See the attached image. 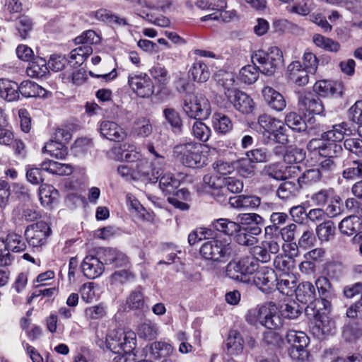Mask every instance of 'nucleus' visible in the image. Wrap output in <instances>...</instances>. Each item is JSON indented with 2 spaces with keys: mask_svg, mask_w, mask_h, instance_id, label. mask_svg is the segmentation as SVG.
Here are the masks:
<instances>
[{
  "mask_svg": "<svg viewBox=\"0 0 362 362\" xmlns=\"http://www.w3.org/2000/svg\"><path fill=\"white\" fill-rule=\"evenodd\" d=\"M352 134V129L346 122H341L333 126L331 130L324 132L322 138L327 141L322 146L320 155L325 158L338 156L342 151L341 146L337 142L341 141L345 136Z\"/></svg>",
  "mask_w": 362,
  "mask_h": 362,
  "instance_id": "1",
  "label": "nucleus"
},
{
  "mask_svg": "<svg viewBox=\"0 0 362 362\" xmlns=\"http://www.w3.org/2000/svg\"><path fill=\"white\" fill-rule=\"evenodd\" d=\"M199 252L201 256L214 262L225 263L235 253V246L226 239H211L202 244Z\"/></svg>",
  "mask_w": 362,
  "mask_h": 362,
  "instance_id": "2",
  "label": "nucleus"
},
{
  "mask_svg": "<svg viewBox=\"0 0 362 362\" xmlns=\"http://www.w3.org/2000/svg\"><path fill=\"white\" fill-rule=\"evenodd\" d=\"M202 152V144L192 139L185 140L173 148L174 156L189 168H199L205 163Z\"/></svg>",
  "mask_w": 362,
  "mask_h": 362,
  "instance_id": "3",
  "label": "nucleus"
},
{
  "mask_svg": "<svg viewBox=\"0 0 362 362\" xmlns=\"http://www.w3.org/2000/svg\"><path fill=\"white\" fill-rule=\"evenodd\" d=\"M247 321L254 325L259 323L268 329H276L282 325L279 308L273 302L267 303L250 310L247 315Z\"/></svg>",
  "mask_w": 362,
  "mask_h": 362,
  "instance_id": "4",
  "label": "nucleus"
},
{
  "mask_svg": "<svg viewBox=\"0 0 362 362\" xmlns=\"http://www.w3.org/2000/svg\"><path fill=\"white\" fill-rule=\"evenodd\" d=\"M252 62L258 64L261 73L272 76L284 65L282 52L276 47H272L265 52L257 50L252 55Z\"/></svg>",
  "mask_w": 362,
  "mask_h": 362,
  "instance_id": "5",
  "label": "nucleus"
},
{
  "mask_svg": "<svg viewBox=\"0 0 362 362\" xmlns=\"http://www.w3.org/2000/svg\"><path fill=\"white\" fill-rule=\"evenodd\" d=\"M182 109L188 117L194 119H206L211 113L209 100L198 93H188L185 95Z\"/></svg>",
  "mask_w": 362,
  "mask_h": 362,
  "instance_id": "6",
  "label": "nucleus"
},
{
  "mask_svg": "<svg viewBox=\"0 0 362 362\" xmlns=\"http://www.w3.org/2000/svg\"><path fill=\"white\" fill-rule=\"evenodd\" d=\"M96 343L100 348H107L114 353L126 349L133 351L136 345V334L133 332L112 329L107 333L105 341L100 339Z\"/></svg>",
  "mask_w": 362,
  "mask_h": 362,
  "instance_id": "7",
  "label": "nucleus"
},
{
  "mask_svg": "<svg viewBox=\"0 0 362 362\" xmlns=\"http://www.w3.org/2000/svg\"><path fill=\"white\" fill-rule=\"evenodd\" d=\"M258 268V264L253 257H247L239 260H231L225 267L226 276L235 281L250 284V275Z\"/></svg>",
  "mask_w": 362,
  "mask_h": 362,
  "instance_id": "8",
  "label": "nucleus"
},
{
  "mask_svg": "<svg viewBox=\"0 0 362 362\" xmlns=\"http://www.w3.org/2000/svg\"><path fill=\"white\" fill-rule=\"evenodd\" d=\"M51 228L45 221H38L28 226L24 233L28 243L33 247H42L47 243Z\"/></svg>",
  "mask_w": 362,
  "mask_h": 362,
  "instance_id": "9",
  "label": "nucleus"
},
{
  "mask_svg": "<svg viewBox=\"0 0 362 362\" xmlns=\"http://www.w3.org/2000/svg\"><path fill=\"white\" fill-rule=\"evenodd\" d=\"M128 84L132 90L141 98H148L154 93V85L151 78L144 73L132 74L128 77Z\"/></svg>",
  "mask_w": 362,
  "mask_h": 362,
  "instance_id": "10",
  "label": "nucleus"
},
{
  "mask_svg": "<svg viewBox=\"0 0 362 362\" xmlns=\"http://www.w3.org/2000/svg\"><path fill=\"white\" fill-rule=\"evenodd\" d=\"M329 308L318 307L313 310L314 326L313 331L317 337L329 334L335 329V324L328 316Z\"/></svg>",
  "mask_w": 362,
  "mask_h": 362,
  "instance_id": "11",
  "label": "nucleus"
},
{
  "mask_svg": "<svg viewBox=\"0 0 362 362\" xmlns=\"http://www.w3.org/2000/svg\"><path fill=\"white\" fill-rule=\"evenodd\" d=\"M315 288L319 297L315 300V307L330 308L331 300L335 296L334 290L329 280L325 276H320L315 281Z\"/></svg>",
  "mask_w": 362,
  "mask_h": 362,
  "instance_id": "12",
  "label": "nucleus"
},
{
  "mask_svg": "<svg viewBox=\"0 0 362 362\" xmlns=\"http://www.w3.org/2000/svg\"><path fill=\"white\" fill-rule=\"evenodd\" d=\"M251 284H254L261 291L269 292L275 286L277 277L274 270L263 267L259 269H257L255 274L251 277Z\"/></svg>",
  "mask_w": 362,
  "mask_h": 362,
  "instance_id": "13",
  "label": "nucleus"
},
{
  "mask_svg": "<svg viewBox=\"0 0 362 362\" xmlns=\"http://www.w3.org/2000/svg\"><path fill=\"white\" fill-rule=\"evenodd\" d=\"M226 95L238 111L243 114H249L252 112L254 109L253 100L245 93L236 89L226 93Z\"/></svg>",
  "mask_w": 362,
  "mask_h": 362,
  "instance_id": "14",
  "label": "nucleus"
},
{
  "mask_svg": "<svg viewBox=\"0 0 362 362\" xmlns=\"http://www.w3.org/2000/svg\"><path fill=\"white\" fill-rule=\"evenodd\" d=\"M362 220L357 216H349L341 221L339 230L342 235L351 236L354 235L355 241L362 240Z\"/></svg>",
  "mask_w": 362,
  "mask_h": 362,
  "instance_id": "15",
  "label": "nucleus"
},
{
  "mask_svg": "<svg viewBox=\"0 0 362 362\" xmlns=\"http://www.w3.org/2000/svg\"><path fill=\"white\" fill-rule=\"evenodd\" d=\"M163 167L151 162V165L146 160H140L134 170L137 179H146L151 182H157L163 173Z\"/></svg>",
  "mask_w": 362,
  "mask_h": 362,
  "instance_id": "16",
  "label": "nucleus"
},
{
  "mask_svg": "<svg viewBox=\"0 0 362 362\" xmlns=\"http://www.w3.org/2000/svg\"><path fill=\"white\" fill-rule=\"evenodd\" d=\"M262 228L257 226H242L235 232V241L241 245L252 246L257 243V236L261 234Z\"/></svg>",
  "mask_w": 362,
  "mask_h": 362,
  "instance_id": "17",
  "label": "nucleus"
},
{
  "mask_svg": "<svg viewBox=\"0 0 362 362\" xmlns=\"http://www.w3.org/2000/svg\"><path fill=\"white\" fill-rule=\"evenodd\" d=\"M100 257L87 255L83 260L81 268L84 276L88 279H95L100 276L104 272L105 262H102V251Z\"/></svg>",
  "mask_w": 362,
  "mask_h": 362,
  "instance_id": "18",
  "label": "nucleus"
},
{
  "mask_svg": "<svg viewBox=\"0 0 362 362\" xmlns=\"http://www.w3.org/2000/svg\"><path fill=\"white\" fill-rule=\"evenodd\" d=\"M297 300L303 303L308 304V308L315 310V300H317L315 286L309 281H303L298 284L295 290Z\"/></svg>",
  "mask_w": 362,
  "mask_h": 362,
  "instance_id": "19",
  "label": "nucleus"
},
{
  "mask_svg": "<svg viewBox=\"0 0 362 362\" xmlns=\"http://www.w3.org/2000/svg\"><path fill=\"white\" fill-rule=\"evenodd\" d=\"M99 131L103 137L113 141H123L127 136L125 131L112 121H103L100 124Z\"/></svg>",
  "mask_w": 362,
  "mask_h": 362,
  "instance_id": "20",
  "label": "nucleus"
},
{
  "mask_svg": "<svg viewBox=\"0 0 362 362\" xmlns=\"http://www.w3.org/2000/svg\"><path fill=\"white\" fill-rule=\"evenodd\" d=\"M262 93L265 103L271 109L276 112H281L285 109L286 102L284 97L274 88L266 86L262 89Z\"/></svg>",
  "mask_w": 362,
  "mask_h": 362,
  "instance_id": "21",
  "label": "nucleus"
},
{
  "mask_svg": "<svg viewBox=\"0 0 362 362\" xmlns=\"http://www.w3.org/2000/svg\"><path fill=\"white\" fill-rule=\"evenodd\" d=\"M308 71L303 68L299 61L292 62L287 67L289 81L298 86H304L309 81Z\"/></svg>",
  "mask_w": 362,
  "mask_h": 362,
  "instance_id": "22",
  "label": "nucleus"
},
{
  "mask_svg": "<svg viewBox=\"0 0 362 362\" xmlns=\"http://www.w3.org/2000/svg\"><path fill=\"white\" fill-rule=\"evenodd\" d=\"M102 258L105 264L115 267H127L129 264V257L124 252L115 248H103Z\"/></svg>",
  "mask_w": 362,
  "mask_h": 362,
  "instance_id": "23",
  "label": "nucleus"
},
{
  "mask_svg": "<svg viewBox=\"0 0 362 362\" xmlns=\"http://www.w3.org/2000/svg\"><path fill=\"white\" fill-rule=\"evenodd\" d=\"M203 185L206 192L215 197L217 201L225 200L224 198L222 199L225 192V187H223V179L216 175L207 174L204 176Z\"/></svg>",
  "mask_w": 362,
  "mask_h": 362,
  "instance_id": "24",
  "label": "nucleus"
},
{
  "mask_svg": "<svg viewBox=\"0 0 362 362\" xmlns=\"http://www.w3.org/2000/svg\"><path fill=\"white\" fill-rule=\"evenodd\" d=\"M244 338L241 333L235 329L229 332L226 339V354L229 356H239L244 349Z\"/></svg>",
  "mask_w": 362,
  "mask_h": 362,
  "instance_id": "25",
  "label": "nucleus"
},
{
  "mask_svg": "<svg viewBox=\"0 0 362 362\" xmlns=\"http://www.w3.org/2000/svg\"><path fill=\"white\" fill-rule=\"evenodd\" d=\"M146 354L150 358L158 359L162 357H169L175 351L174 347L164 341H154L146 346Z\"/></svg>",
  "mask_w": 362,
  "mask_h": 362,
  "instance_id": "26",
  "label": "nucleus"
},
{
  "mask_svg": "<svg viewBox=\"0 0 362 362\" xmlns=\"http://www.w3.org/2000/svg\"><path fill=\"white\" fill-rule=\"evenodd\" d=\"M299 105L302 109L310 114L323 115L325 110L320 99L311 93L302 95L299 99Z\"/></svg>",
  "mask_w": 362,
  "mask_h": 362,
  "instance_id": "27",
  "label": "nucleus"
},
{
  "mask_svg": "<svg viewBox=\"0 0 362 362\" xmlns=\"http://www.w3.org/2000/svg\"><path fill=\"white\" fill-rule=\"evenodd\" d=\"M279 120L269 115L263 114L259 116L257 119V131L262 134V140L264 144L269 143V135L271 132H274V127L279 124Z\"/></svg>",
  "mask_w": 362,
  "mask_h": 362,
  "instance_id": "28",
  "label": "nucleus"
},
{
  "mask_svg": "<svg viewBox=\"0 0 362 362\" xmlns=\"http://www.w3.org/2000/svg\"><path fill=\"white\" fill-rule=\"evenodd\" d=\"M313 90L315 93L324 97L340 95L341 94V84L332 81H319L315 83Z\"/></svg>",
  "mask_w": 362,
  "mask_h": 362,
  "instance_id": "29",
  "label": "nucleus"
},
{
  "mask_svg": "<svg viewBox=\"0 0 362 362\" xmlns=\"http://www.w3.org/2000/svg\"><path fill=\"white\" fill-rule=\"evenodd\" d=\"M20 90L17 83L8 79H0V95L8 102L17 100L19 98Z\"/></svg>",
  "mask_w": 362,
  "mask_h": 362,
  "instance_id": "30",
  "label": "nucleus"
},
{
  "mask_svg": "<svg viewBox=\"0 0 362 362\" xmlns=\"http://www.w3.org/2000/svg\"><path fill=\"white\" fill-rule=\"evenodd\" d=\"M189 75L194 81L203 83L210 77L208 66L202 60L195 61L189 71Z\"/></svg>",
  "mask_w": 362,
  "mask_h": 362,
  "instance_id": "31",
  "label": "nucleus"
},
{
  "mask_svg": "<svg viewBox=\"0 0 362 362\" xmlns=\"http://www.w3.org/2000/svg\"><path fill=\"white\" fill-rule=\"evenodd\" d=\"M212 125L216 132L226 134L230 132L233 124L229 117L221 112H216L212 116Z\"/></svg>",
  "mask_w": 362,
  "mask_h": 362,
  "instance_id": "32",
  "label": "nucleus"
},
{
  "mask_svg": "<svg viewBox=\"0 0 362 362\" xmlns=\"http://www.w3.org/2000/svg\"><path fill=\"white\" fill-rule=\"evenodd\" d=\"M159 187L166 194H172L180 186V180L174 174L163 170L162 175L159 177Z\"/></svg>",
  "mask_w": 362,
  "mask_h": 362,
  "instance_id": "33",
  "label": "nucleus"
},
{
  "mask_svg": "<svg viewBox=\"0 0 362 362\" xmlns=\"http://www.w3.org/2000/svg\"><path fill=\"white\" fill-rule=\"evenodd\" d=\"M42 168L51 174L58 175H69L73 172V168L71 165L51 160L44 161L42 163Z\"/></svg>",
  "mask_w": 362,
  "mask_h": 362,
  "instance_id": "34",
  "label": "nucleus"
},
{
  "mask_svg": "<svg viewBox=\"0 0 362 362\" xmlns=\"http://www.w3.org/2000/svg\"><path fill=\"white\" fill-rule=\"evenodd\" d=\"M20 93L25 97H44L46 94L45 88L39 86L37 83L25 81L19 85Z\"/></svg>",
  "mask_w": 362,
  "mask_h": 362,
  "instance_id": "35",
  "label": "nucleus"
},
{
  "mask_svg": "<svg viewBox=\"0 0 362 362\" xmlns=\"http://www.w3.org/2000/svg\"><path fill=\"white\" fill-rule=\"evenodd\" d=\"M115 151L119 155L117 156L118 160L127 162L136 161L141 156L140 153L136 151V147L129 144H124L119 148H115Z\"/></svg>",
  "mask_w": 362,
  "mask_h": 362,
  "instance_id": "36",
  "label": "nucleus"
},
{
  "mask_svg": "<svg viewBox=\"0 0 362 362\" xmlns=\"http://www.w3.org/2000/svg\"><path fill=\"white\" fill-rule=\"evenodd\" d=\"M58 191L52 185L42 184L39 188V197L41 204L49 206L58 198Z\"/></svg>",
  "mask_w": 362,
  "mask_h": 362,
  "instance_id": "37",
  "label": "nucleus"
},
{
  "mask_svg": "<svg viewBox=\"0 0 362 362\" xmlns=\"http://www.w3.org/2000/svg\"><path fill=\"white\" fill-rule=\"evenodd\" d=\"M335 230L334 223L332 221H327L317 226L316 234L321 242H328L334 238Z\"/></svg>",
  "mask_w": 362,
  "mask_h": 362,
  "instance_id": "38",
  "label": "nucleus"
},
{
  "mask_svg": "<svg viewBox=\"0 0 362 362\" xmlns=\"http://www.w3.org/2000/svg\"><path fill=\"white\" fill-rule=\"evenodd\" d=\"M165 121L170 125L173 131L180 133L182 129V120L180 113L174 108H165L163 111Z\"/></svg>",
  "mask_w": 362,
  "mask_h": 362,
  "instance_id": "39",
  "label": "nucleus"
},
{
  "mask_svg": "<svg viewBox=\"0 0 362 362\" xmlns=\"http://www.w3.org/2000/svg\"><path fill=\"white\" fill-rule=\"evenodd\" d=\"M4 242L5 246L13 252H20L26 248V244L21 235L16 233H9L5 239H1Z\"/></svg>",
  "mask_w": 362,
  "mask_h": 362,
  "instance_id": "40",
  "label": "nucleus"
},
{
  "mask_svg": "<svg viewBox=\"0 0 362 362\" xmlns=\"http://www.w3.org/2000/svg\"><path fill=\"white\" fill-rule=\"evenodd\" d=\"M193 136L201 142H206L211 134V129L202 119L195 121L191 128Z\"/></svg>",
  "mask_w": 362,
  "mask_h": 362,
  "instance_id": "41",
  "label": "nucleus"
},
{
  "mask_svg": "<svg viewBox=\"0 0 362 362\" xmlns=\"http://www.w3.org/2000/svg\"><path fill=\"white\" fill-rule=\"evenodd\" d=\"M277 283H275L276 288L283 294L289 296L296 290V281L293 277L288 273H284L277 279Z\"/></svg>",
  "mask_w": 362,
  "mask_h": 362,
  "instance_id": "42",
  "label": "nucleus"
},
{
  "mask_svg": "<svg viewBox=\"0 0 362 362\" xmlns=\"http://www.w3.org/2000/svg\"><path fill=\"white\" fill-rule=\"evenodd\" d=\"M43 152L48 153L52 157L57 159H64L67 155V148L63 144L51 140L47 142L43 149Z\"/></svg>",
  "mask_w": 362,
  "mask_h": 362,
  "instance_id": "43",
  "label": "nucleus"
},
{
  "mask_svg": "<svg viewBox=\"0 0 362 362\" xmlns=\"http://www.w3.org/2000/svg\"><path fill=\"white\" fill-rule=\"evenodd\" d=\"M313 42L317 47L328 52H337L340 49L339 42L320 34H315L313 36Z\"/></svg>",
  "mask_w": 362,
  "mask_h": 362,
  "instance_id": "44",
  "label": "nucleus"
},
{
  "mask_svg": "<svg viewBox=\"0 0 362 362\" xmlns=\"http://www.w3.org/2000/svg\"><path fill=\"white\" fill-rule=\"evenodd\" d=\"M239 223L227 218H218L213 222L214 228L226 235H232L239 229Z\"/></svg>",
  "mask_w": 362,
  "mask_h": 362,
  "instance_id": "45",
  "label": "nucleus"
},
{
  "mask_svg": "<svg viewBox=\"0 0 362 362\" xmlns=\"http://www.w3.org/2000/svg\"><path fill=\"white\" fill-rule=\"evenodd\" d=\"M259 72L257 64L245 66L240 71V79L245 83L252 84L258 79Z\"/></svg>",
  "mask_w": 362,
  "mask_h": 362,
  "instance_id": "46",
  "label": "nucleus"
},
{
  "mask_svg": "<svg viewBox=\"0 0 362 362\" xmlns=\"http://www.w3.org/2000/svg\"><path fill=\"white\" fill-rule=\"evenodd\" d=\"M47 71L46 60L42 57L35 58L30 62L27 73L31 76L42 77Z\"/></svg>",
  "mask_w": 362,
  "mask_h": 362,
  "instance_id": "47",
  "label": "nucleus"
},
{
  "mask_svg": "<svg viewBox=\"0 0 362 362\" xmlns=\"http://www.w3.org/2000/svg\"><path fill=\"white\" fill-rule=\"evenodd\" d=\"M288 216L286 214L282 212H274L270 216V221L272 225L265 227V234L271 235L274 233L279 231V225L284 224Z\"/></svg>",
  "mask_w": 362,
  "mask_h": 362,
  "instance_id": "48",
  "label": "nucleus"
},
{
  "mask_svg": "<svg viewBox=\"0 0 362 362\" xmlns=\"http://www.w3.org/2000/svg\"><path fill=\"white\" fill-rule=\"evenodd\" d=\"M285 124L293 130L303 132L307 125L302 117L296 112H289L285 117Z\"/></svg>",
  "mask_w": 362,
  "mask_h": 362,
  "instance_id": "49",
  "label": "nucleus"
},
{
  "mask_svg": "<svg viewBox=\"0 0 362 362\" xmlns=\"http://www.w3.org/2000/svg\"><path fill=\"white\" fill-rule=\"evenodd\" d=\"M286 340L291 346L306 347L308 344V337L303 332L289 330L286 334Z\"/></svg>",
  "mask_w": 362,
  "mask_h": 362,
  "instance_id": "50",
  "label": "nucleus"
},
{
  "mask_svg": "<svg viewBox=\"0 0 362 362\" xmlns=\"http://www.w3.org/2000/svg\"><path fill=\"white\" fill-rule=\"evenodd\" d=\"M322 180L325 182L324 178L322 177V174L320 173L318 169L312 168L306 170L298 178V182L302 186L303 185H309L314 182Z\"/></svg>",
  "mask_w": 362,
  "mask_h": 362,
  "instance_id": "51",
  "label": "nucleus"
},
{
  "mask_svg": "<svg viewBox=\"0 0 362 362\" xmlns=\"http://www.w3.org/2000/svg\"><path fill=\"white\" fill-rule=\"evenodd\" d=\"M240 225L245 226H258L261 227L264 225V219L257 214L248 213L239 214L237 217Z\"/></svg>",
  "mask_w": 362,
  "mask_h": 362,
  "instance_id": "52",
  "label": "nucleus"
},
{
  "mask_svg": "<svg viewBox=\"0 0 362 362\" xmlns=\"http://www.w3.org/2000/svg\"><path fill=\"white\" fill-rule=\"evenodd\" d=\"M279 310L281 318L296 319L301 313L299 305L294 301L282 304Z\"/></svg>",
  "mask_w": 362,
  "mask_h": 362,
  "instance_id": "53",
  "label": "nucleus"
},
{
  "mask_svg": "<svg viewBox=\"0 0 362 362\" xmlns=\"http://www.w3.org/2000/svg\"><path fill=\"white\" fill-rule=\"evenodd\" d=\"M127 305L131 310H142L145 307L143 293L138 290L132 291L127 298Z\"/></svg>",
  "mask_w": 362,
  "mask_h": 362,
  "instance_id": "54",
  "label": "nucleus"
},
{
  "mask_svg": "<svg viewBox=\"0 0 362 362\" xmlns=\"http://www.w3.org/2000/svg\"><path fill=\"white\" fill-rule=\"evenodd\" d=\"M305 156V153L303 149L290 146L284 155V160L289 164L298 163L304 160Z\"/></svg>",
  "mask_w": 362,
  "mask_h": 362,
  "instance_id": "55",
  "label": "nucleus"
},
{
  "mask_svg": "<svg viewBox=\"0 0 362 362\" xmlns=\"http://www.w3.org/2000/svg\"><path fill=\"white\" fill-rule=\"evenodd\" d=\"M93 52L91 46L88 45H82L73 49L70 52V59L76 60V64H82L85 59Z\"/></svg>",
  "mask_w": 362,
  "mask_h": 362,
  "instance_id": "56",
  "label": "nucleus"
},
{
  "mask_svg": "<svg viewBox=\"0 0 362 362\" xmlns=\"http://www.w3.org/2000/svg\"><path fill=\"white\" fill-rule=\"evenodd\" d=\"M334 195V191L332 188L324 189L314 193L310 199L315 205L322 206L329 202Z\"/></svg>",
  "mask_w": 362,
  "mask_h": 362,
  "instance_id": "57",
  "label": "nucleus"
},
{
  "mask_svg": "<svg viewBox=\"0 0 362 362\" xmlns=\"http://www.w3.org/2000/svg\"><path fill=\"white\" fill-rule=\"evenodd\" d=\"M247 157L254 163H265L269 160L271 155L265 148H257L246 153Z\"/></svg>",
  "mask_w": 362,
  "mask_h": 362,
  "instance_id": "58",
  "label": "nucleus"
},
{
  "mask_svg": "<svg viewBox=\"0 0 362 362\" xmlns=\"http://www.w3.org/2000/svg\"><path fill=\"white\" fill-rule=\"evenodd\" d=\"M285 124L281 120H279V124L276 125L274 132H271L269 135V142L274 141L276 143L284 144L287 142L288 138L286 134Z\"/></svg>",
  "mask_w": 362,
  "mask_h": 362,
  "instance_id": "59",
  "label": "nucleus"
},
{
  "mask_svg": "<svg viewBox=\"0 0 362 362\" xmlns=\"http://www.w3.org/2000/svg\"><path fill=\"white\" fill-rule=\"evenodd\" d=\"M296 187L294 183L291 182H284L280 185L276 195L283 200L289 199L296 196Z\"/></svg>",
  "mask_w": 362,
  "mask_h": 362,
  "instance_id": "60",
  "label": "nucleus"
},
{
  "mask_svg": "<svg viewBox=\"0 0 362 362\" xmlns=\"http://www.w3.org/2000/svg\"><path fill=\"white\" fill-rule=\"evenodd\" d=\"M138 334L140 337L151 340L158 334V328L156 324L152 322H144L138 329Z\"/></svg>",
  "mask_w": 362,
  "mask_h": 362,
  "instance_id": "61",
  "label": "nucleus"
},
{
  "mask_svg": "<svg viewBox=\"0 0 362 362\" xmlns=\"http://www.w3.org/2000/svg\"><path fill=\"white\" fill-rule=\"evenodd\" d=\"M238 173L245 177H251L255 175V165L247 157L238 160L237 166Z\"/></svg>",
  "mask_w": 362,
  "mask_h": 362,
  "instance_id": "62",
  "label": "nucleus"
},
{
  "mask_svg": "<svg viewBox=\"0 0 362 362\" xmlns=\"http://www.w3.org/2000/svg\"><path fill=\"white\" fill-rule=\"evenodd\" d=\"M274 267L285 273H287L294 266V260L291 256L277 255L274 260Z\"/></svg>",
  "mask_w": 362,
  "mask_h": 362,
  "instance_id": "63",
  "label": "nucleus"
},
{
  "mask_svg": "<svg viewBox=\"0 0 362 362\" xmlns=\"http://www.w3.org/2000/svg\"><path fill=\"white\" fill-rule=\"evenodd\" d=\"M342 176L346 180L362 177V160L353 161L349 167L343 170Z\"/></svg>",
  "mask_w": 362,
  "mask_h": 362,
  "instance_id": "64",
  "label": "nucleus"
}]
</instances>
